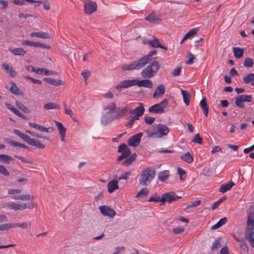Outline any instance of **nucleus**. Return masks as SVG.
<instances>
[{
  "mask_svg": "<svg viewBox=\"0 0 254 254\" xmlns=\"http://www.w3.org/2000/svg\"><path fill=\"white\" fill-rule=\"evenodd\" d=\"M157 54V51H150L148 55L133 61L129 64H123L121 68L124 70H139L145 66L152 60V56Z\"/></svg>",
  "mask_w": 254,
  "mask_h": 254,
  "instance_id": "f257e3e1",
  "label": "nucleus"
},
{
  "mask_svg": "<svg viewBox=\"0 0 254 254\" xmlns=\"http://www.w3.org/2000/svg\"><path fill=\"white\" fill-rule=\"evenodd\" d=\"M145 132L147 137L161 138L168 134L169 129L166 125L159 124L151 126Z\"/></svg>",
  "mask_w": 254,
  "mask_h": 254,
  "instance_id": "f03ea898",
  "label": "nucleus"
},
{
  "mask_svg": "<svg viewBox=\"0 0 254 254\" xmlns=\"http://www.w3.org/2000/svg\"><path fill=\"white\" fill-rule=\"evenodd\" d=\"M37 205L35 202H31L27 203H18L15 202H4L2 205L3 208L13 210L15 211L18 210H23L26 208L30 209L34 208Z\"/></svg>",
  "mask_w": 254,
  "mask_h": 254,
  "instance_id": "7ed1b4c3",
  "label": "nucleus"
},
{
  "mask_svg": "<svg viewBox=\"0 0 254 254\" xmlns=\"http://www.w3.org/2000/svg\"><path fill=\"white\" fill-rule=\"evenodd\" d=\"M160 66V64L157 61L151 63L142 70L141 75L144 78H152L158 71Z\"/></svg>",
  "mask_w": 254,
  "mask_h": 254,
  "instance_id": "20e7f679",
  "label": "nucleus"
},
{
  "mask_svg": "<svg viewBox=\"0 0 254 254\" xmlns=\"http://www.w3.org/2000/svg\"><path fill=\"white\" fill-rule=\"evenodd\" d=\"M155 175V171L152 168H148L144 170L139 178V184L141 185L147 186L150 184Z\"/></svg>",
  "mask_w": 254,
  "mask_h": 254,
  "instance_id": "39448f33",
  "label": "nucleus"
},
{
  "mask_svg": "<svg viewBox=\"0 0 254 254\" xmlns=\"http://www.w3.org/2000/svg\"><path fill=\"white\" fill-rule=\"evenodd\" d=\"M168 106V100L167 99H164L159 103L156 104L148 109L150 113L155 114H161L165 112L164 109Z\"/></svg>",
  "mask_w": 254,
  "mask_h": 254,
  "instance_id": "423d86ee",
  "label": "nucleus"
},
{
  "mask_svg": "<svg viewBox=\"0 0 254 254\" xmlns=\"http://www.w3.org/2000/svg\"><path fill=\"white\" fill-rule=\"evenodd\" d=\"M181 197L177 195L174 191L165 192L162 195L161 197V205L165 204L166 202L171 203L177 201Z\"/></svg>",
  "mask_w": 254,
  "mask_h": 254,
  "instance_id": "0eeeda50",
  "label": "nucleus"
},
{
  "mask_svg": "<svg viewBox=\"0 0 254 254\" xmlns=\"http://www.w3.org/2000/svg\"><path fill=\"white\" fill-rule=\"evenodd\" d=\"M118 152L122 153L121 155L118 156L117 159L118 162L122 161L124 159H126L131 154L130 149L125 143L121 144L118 146Z\"/></svg>",
  "mask_w": 254,
  "mask_h": 254,
  "instance_id": "6e6552de",
  "label": "nucleus"
},
{
  "mask_svg": "<svg viewBox=\"0 0 254 254\" xmlns=\"http://www.w3.org/2000/svg\"><path fill=\"white\" fill-rule=\"evenodd\" d=\"M252 96L251 95H241L235 97V104L239 108L243 109L245 108L244 102H251L252 101Z\"/></svg>",
  "mask_w": 254,
  "mask_h": 254,
  "instance_id": "1a4fd4ad",
  "label": "nucleus"
},
{
  "mask_svg": "<svg viewBox=\"0 0 254 254\" xmlns=\"http://www.w3.org/2000/svg\"><path fill=\"white\" fill-rule=\"evenodd\" d=\"M138 106L134 109H131L130 111V114L131 116H132L137 120H139L140 117H141L145 111V108L144 105L142 103H139Z\"/></svg>",
  "mask_w": 254,
  "mask_h": 254,
  "instance_id": "9d476101",
  "label": "nucleus"
},
{
  "mask_svg": "<svg viewBox=\"0 0 254 254\" xmlns=\"http://www.w3.org/2000/svg\"><path fill=\"white\" fill-rule=\"evenodd\" d=\"M84 11L86 14H90L93 13L97 9V4L94 1L86 0L84 4Z\"/></svg>",
  "mask_w": 254,
  "mask_h": 254,
  "instance_id": "9b49d317",
  "label": "nucleus"
},
{
  "mask_svg": "<svg viewBox=\"0 0 254 254\" xmlns=\"http://www.w3.org/2000/svg\"><path fill=\"white\" fill-rule=\"evenodd\" d=\"M142 136V133L139 132L130 137L127 140L128 145L133 147L137 146L139 144Z\"/></svg>",
  "mask_w": 254,
  "mask_h": 254,
  "instance_id": "f8f14e48",
  "label": "nucleus"
},
{
  "mask_svg": "<svg viewBox=\"0 0 254 254\" xmlns=\"http://www.w3.org/2000/svg\"><path fill=\"white\" fill-rule=\"evenodd\" d=\"M99 210L103 215L110 218H113L116 214V212L114 209L106 205L100 206Z\"/></svg>",
  "mask_w": 254,
  "mask_h": 254,
  "instance_id": "ddd939ff",
  "label": "nucleus"
},
{
  "mask_svg": "<svg viewBox=\"0 0 254 254\" xmlns=\"http://www.w3.org/2000/svg\"><path fill=\"white\" fill-rule=\"evenodd\" d=\"M136 79L125 80L121 82L116 86V89H120L122 88H127L130 86L135 85Z\"/></svg>",
  "mask_w": 254,
  "mask_h": 254,
  "instance_id": "4468645a",
  "label": "nucleus"
},
{
  "mask_svg": "<svg viewBox=\"0 0 254 254\" xmlns=\"http://www.w3.org/2000/svg\"><path fill=\"white\" fill-rule=\"evenodd\" d=\"M28 125L29 127L41 132H51L53 130V128L51 127H46L36 123H29Z\"/></svg>",
  "mask_w": 254,
  "mask_h": 254,
  "instance_id": "2eb2a0df",
  "label": "nucleus"
},
{
  "mask_svg": "<svg viewBox=\"0 0 254 254\" xmlns=\"http://www.w3.org/2000/svg\"><path fill=\"white\" fill-rule=\"evenodd\" d=\"M130 108L126 106L125 107H119L116 111V118H122L124 116H127L130 113Z\"/></svg>",
  "mask_w": 254,
  "mask_h": 254,
  "instance_id": "dca6fc26",
  "label": "nucleus"
},
{
  "mask_svg": "<svg viewBox=\"0 0 254 254\" xmlns=\"http://www.w3.org/2000/svg\"><path fill=\"white\" fill-rule=\"evenodd\" d=\"M113 120L114 117L112 113L110 112H107L102 117L101 122L102 125L106 126Z\"/></svg>",
  "mask_w": 254,
  "mask_h": 254,
  "instance_id": "f3484780",
  "label": "nucleus"
},
{
  "mask_svg": "<svg viewBox=\"0 0 254 254\" xmlns=\"http://www.w3.org/2000/svg\"><path fill=\"white\" fill-rule=\"evenodd\" d=\"M136 85L139 87H143L148 88H153V83L149 79H145L141 80L136 79Z\"/></svg>",
  "mask_w": 254,
  "mask_h": 254,
  "instance_id": "a211bd4d",
  "label": "nucleus"
},
{
  "mask_svg": "<svg viewBox=\"0 0 254 254\" xmlns=\"http://www.w3.org/2000/svg\"><path fill=\"white\" fill-rule=\"evenodd\" d=\"M146 21H149L153 23H157L161 21L160 16L157 15L154 12H152L149 14L145 18Z\"/></svg>",
  "mask_w": 254,
  "mask_h": 254,
  "instance_id": "6ab92c4d",
  "label": "nucleus"
},
{
  "mask_svg": "<svg viewBox=\"0 0 254 254\" xmlns=\"http://www.w3.org/2000/svg\"><path fill=\"white\" fill-rule=\"evenodd\" d=\"M55 124L58 127V129L59 131L60 135L61 137V141H64V137L66 132V128L63 126V124L57 121H55Z\"/></svg>",
  "mask_w": 254,
  "mask_h": 254,
  "instance_id": "aec40b11",
  "label": "nucleus"
},
{
  "mask_svg": "<svg viewBox=\"0 0 254 254\" xmlns=\"http://www.w3.org/2000/svg\"><path fill=\"white\" fill-rule=\"evenodd\" d=\"M165 92V87L163 84L159 85L157 88L154 93L153 94V97L154 98H158L159 97L162 96Z\"/></svg>",
  "mask_w": 254,
  "mask_h": 254,
  "instance_id": "412c9836",
  "label": "nucleus"
},
{
  "mask_svg": "<svg viewBox=\"0 0 254 254\" xmlns=\"http://www.w3.org/2000/svg\"><path fill=\"white\" fill-rule=\"evenodd\" d=\"M22 45H27L35 47L47 48L46 45L43 43L37 42H33L29 40H24L22 42Z\"/></svg>",
  "mask_w": 254,
  "mask_h": 254,
  "instance_id": "4be33fe9",
  "label": "nucleus"
},
{
  "mask_svg": "<svg viewBox=\"0 0 254 254\" xmlns=\"http://www.w3.org/2000/svg\"><path fill=\"white\" fill-rule=\"evenodd\" d=\"M149 44L154 48H160L161 49H164L166 51L167 50V48L164 46L162 45L157 38H154L152 39H150L148 41Z\"/></svg>",
  "mask_w": 254,
  "mask_h": 254,
  "instance_id": "5701e85b",
  "label": "nucleus"
},
{
  "mask_svg": "<svg viewBox=\"0 0 254 254\" xmlns=\"http://www.w3.org/2000/svg\"><path fill=\"white\" fill-rule=\"evenodd\" d=\"M118 184V180H113L112 181H110L108 183L107 185L108 192L110 193H112L115 190L118 189L119 187Z\"/></svg>",
  "mask_w": 254,
  "mask_h": 254,
  "instance_id": "b1692460",
  "label": "nucleus"
},
{
  "mask_svg": "<svg viewBox=\"0 0 254 254\" xmlns=\"http://www.w3.org/2000/svg\"><path fill=\"white\" fill-rule=\"evenodd\" d=\"M136 153L128 156L122 163V165L125 167H128L135 161L136 158Z\"/></svg>",
  "mask_w": 254,
  "mask_h": 254,
  "instance_id": "393cba45",
  "label": "nucleus"
},
{
  "mask_svg": "<svg viewBox=\"0 0 254 254\" xmlns=\"http://www.w3.org/2000/svg\"><path fill=\"white\" fill-rule=\"evenodd\" d=\"M44 80L54 86H59L60 85H64V82L63 80L55 79L50 77H45L44 78Z\"/></svg>",
  "mask_w": 254,
  "mask_h": 254,
  "instance_id": "a878e982",
  "label": "nucleus"
},
{
  "mask_svg": "<svg viewBox=\"0 0 254 254\" xmlns=\"http://www.w3.org/2000/svg\"><path fill=\"white\" fill-rule=\"evenodd\" d=\"M234 183L233 181H229L228 183L224 184L222 185L219 189V191L222 193H224L228 190H230L234 186Z\"/></svg>",
  "mask_w": 254,
  "mask_h": 254,
  "instance_id": "bb28decb",
  "label": "nucleus"
},
{
  "mask_svg": "<svg viewBox=\"0 0 254 254\" xmlns=\"http://www.w3.org/2000/svg\"><path fill=\"white\" fill-rule=\"evenodd\" d=\"M8 50L13 55L16 56H23L26 54V51L22 48H14L13 47H9Z\"/></svg>",
  "mask_w": 254,
  "mask_h": 254,
  "instance_id": "cd10ccee",
  "label": "nucleus"
},
{
  "mask_svg": "<svg viewBox=\"0 0 254 254\" xmlns=\"http://www.w3.org/2000/svg\"><path fill=\"white\" fill-rule=\"evenodd\" d=\"M200 105L202 109L203 114L205 115L206 117H207L209 111V107L205 98H203L200 101Z\"/></svg>",
  "mask_w": 254,
  "mask_h": 254,
  "instance_id": "c85d7f7f",
  "label": "nucleus"
},
{
  "mask_svg": "<svg viewBox=\"0 0 254 254\" xmlns=\"http://www.w3.org/2000/svg\"><path fill=\"white\" fill-rule=\"evenodd\" d=\"M13 132L15 134L19 136L21 139H22L29 145L32 138H31L29 136L21 132L20 131L17 129H14Z\"/></svg>",
  "mask_w": 254,
  "mask_h": 254,
  "instance_id": "c756f323",
  "label": "nucleus"
},
{
  "mask_svg": "<svg viewBox=\"0 0 254 254\" xmlns=\"http://www.w3.org/2000/svg\"><path fill=\"white\" fill-rule=\"evenodd\" d=\"M233 52L234 56L237 59L241 58L244 54V49L239 47H235L233 48Z\"/></svg>",
  "mask_w": 254,
  "mask_h": 254,
  "instance_id": "7c9ffc66",
  "label": "nucleus"
},
{
  "mask_svg": "<svg viewBox=\"0 0 254 254\" xmlns=\"http://www.w3.org/2000/svg\"><path fill=\"white\" fill-rule=\"evenodd\" d=\"M247 227L249 230L254 229V214L251 212L249 214L247 220Z\"/></svg>",
  "mask_w": 254,
  "mask_h": 254,
  "instance_id": "2f4dec72",
  "label": "nucleus"
},
{
  "mask_svg": "<svg viewBox=\"0 0 254 254\" xmlns=\"http://www.w3.org/2000/svg\"><path fill=\"white\" fill-rule=\"evenodd\" d=\"M243 81L246 84L251 82V85L254 86V73H251L245 75L243 77Z\"/></svg>",
  "mask_w": 254,
  "mask_h": 254,
  "instance_id": "473e14b6",
  "label": "nucleus"
},
{
  "mask_svg": "<svg viewBox=\"0 0 254 254\" xmlns=\"http://www.w3.org/2000/svg\"><path fill=\"white\" fill-rule=\"evenodd\" d=\"M2 68L5 70L11 77H14L15 76L16 72L11 66H9L8 64L4 63L2 64Z\"/></svg>",
  "mask_w": 254,
  "mask_h": 254,
  "instance_id": "72a5a7b5",
  "label": "nucleus"
},
{
  "mask_svg": "<svg viewBox=\"0 0 254 254\" xmlns=\"http://www.w3.org/2000/svg\"><path fill=\"white\" fill-rule=\"evenodd\" d=\"M158 176L159 180L161 182H164L168 179L170 176V173L169 171L165 170L159 172Z\"/></svg>",
  "mask_w": 254,
  "mask_h": 254,
  "instance_id": "f704fd0d",
  "label": "nucleus"
},
{
  "mask_svg": "<svg viewBox=\"0 0 254 254\" xmlns=\"http://www.w3.org/2000/svg\"><path fill=\"white\" fill-rule=\"evenodd\" d=\"M181 158L183 161L188 163H191L193 161V157L192 155H191L190 152L189 151L182 155Z\"/></svg>",
  "mask_w": 254,
  "mask_h": 254,
  "instance_id": "c9c22d12",
  "label": "nucleus"
},
{
  "mask_svg": "<svg viewBox=\"0 0 254 254\" xmlns=\"http://www.w3.org/2000/svg\"><path fill=\"white\" fill-rule=\"evenodd\" d=\"M30 36L32 37H39L41 38L47 39L49 38V34L46 32H33L30 34Z\"/></svg>",
  "mask_w": 254,
  "mask_h": 254,
  "instance_id": "e433bc0d",
  "label": "nucleus"
},
{
  "mask_svg": "<svg viewBox=\"0 0 254 254\" xmlns=\"http://www.w3.org/2000/svg\"><path fill=\"white\" fill-rule=\"evenodd\" d=\"M181 93L183 97V101L187 106L190 103V95L186 90H182Z\"/></svg>",
  "mask_w": 254,
  "mask_h": 254,
  "instance_id": "4c0bfd02",
  "label": "nucleus"
},
{
  "mask_svg": "<svg viewBox=\"0 0 254 254\" xmlns=\"http://www.w3.org/2000/svg\"><path fill=\"white\" fill-rule=\"evenodd\" d=\"M12 198L15 200H29L32 199L31 195L29 194L15 195L12 196Z\"/></svg>",
  "mask_w": 254,
  "mask_h": 254,
  "instance_id": "58836bf2",
  "label": "nucleus"
},
{
  "mask_svg": "<svg viewBox=\"0 0 254 254\" xmlns=\"http://www.w3.org/2000/svg\"><path fill=\"white\" fill-rule=\"evenodd\" d=\"M30 145L35 146L39 148L43 149L45 147L44 144L42 143L39 140L32 138L31 141L29 144Z\"/></svg>",
  "mask_w": 254,
  "mask_h": 254,
  "instance_id": "ea45409f",
  "label": "nucleus"
},
{
  "mask_svg": "<svg viewBox=\"0 0 254 254\" xmlns=\"http://www.w3.org/2000/svg\"><path fill=\"white\" fill-rule=\"evenodd\" d=\"M6 140L8 142V143L10 145H11V146H13L14 147H19L20 148H28V147L27 146H26L25 144L16 142L13 140H11L10 139H7Z\"/></svg>",
  "mask_w": 254,
  "mask_h": 254,
  "instance_id": "a19ab883",
  "label": "nucleus"
},
{
  "mask_svg": "<svg viewBox=\"0 0 254 254\" xmlns=\"http://www.w3.org/2000/svg\"><path fill=\"white\" fill-rule=\"evenodd\" d=\"M44 108L46 110L59 109V107L56 103L49 102L44 105Z\"/></svg>",
  "mask_w": 254,
  "mask_h": 254,
  "instance_id": "79ce46f5",
  "label": "nucleus"
},
{
  "mask_svg": "<svg viewBox=\"0 0 254 254\" xmlns=\"http://www.w3.org/2000/svg\"><path fill=\"white\" fill-rule=\"evenodd\" d=\"M16 106L23 112L26 113H28L30 112L29 110L21 102L16 101Z\"/></svg>",
  "mask_w": 254,
  "mask_h": 254,
  "instance_id": "37998d69",
  "label": "nucleus"
},
{
  "mask_svg": "<svg viewBox=\"0 0 254 254\" xmlns=\"http://www.w3.org/2000/svg\"><path fill=\"white\" fill-rule=\"evenodd\" d=\"M11 87L10 89V91L14 95H18L20 94V90L17 87L14 83H11Z\"/></svg>",
  "mask_w": 254,
  "mask_h": 254,
  "instance_id": "c03bdc74",
  "label": "nucleus"
},
{
  "mask_svg": "<svg viewBox=\"0 0 254 254\" xmlns=\"http://www.w3.org/2000/svg\"><path fill=\"white\" fill-rule=\"evenodd\" d=\"M198 30L196 29H192L185 35V39H189L193 37L197 32Z\"/></svg>",
  "mask_w": 254,
  "mask_h": 254,
  "instance_id": "a18cd8bd",
  "label": "nucleus"
},
{
  "mask_svg": "<svg viewBox=\"0 0 254 254\" xmlns=\"http://www.w3.org/2000/svg\"><path fill=\"white\" fill-rule=\"evenodd\" d=\"M0 160L3 163L9 164L10 160H12V158L8 155L5 154H0Z\"/></svg>",
  "mask_w": 254,
  "mask_h": 254,
  "instance_id": "49530a36",
  "label": "nucleus"
},
{
  "mask_svg": "<svg viewBox=\"0 0 254 254\" xmlns=\"http://www.w3.org/2000/svg\"><path fill=\"white\" fill-rule=\"evenodd\" d=\"M13 227V223H6L0 225V231L7 230Z\"/></svg>",
  "mask_w": 254,
  "mask_h": 254,
  "instance_id": "de8ad7c7",
  "label": "nucleus"
},
{
  "mask_svg": "<svg viewBox=\"0 0 254 254\" xmlns=\"http://www.w3.org/2000/svg\"><path fill=\"white\" fill-rule=\"evenodd\" d=\"M148 192L149 191L148 189L146 188H144L137 192L135 196L136 197L145 196L148 194Z\"/></svg>",
  "mask_w": 254,
  "mask_h": 254,
  "instance_id": "09e8293b",
  "label": "nucleus"
},
{
  "mask_svg": "<svg viewBox=\"0 0 254 254\" xmlns=\"http://www.w3.org/2000/svg\"><path fill=\"white\" fill-rule=\"evenodd\" d=\"M116 105L115 103H112L111 104L107 106H104V110L105 111H108V112H112L116 109Z\"/></svg>",
  "mask_w": 254,
  "mask_h": 254,
  "instance_id": "8fccbe9b",
  "label": "nucleus"
},
{
  "mask_svg": "<svg viewBox=\"0 0 254 254\" xmlns=\"http://www.w3.org/2000/svg\"><path fill=\"white\" fill-rule=\"evenodd\" d=\"M254 62L250 58H246L244 62V65L246 67H251L253 66Z\"/></svg>",
  "mask_w": 254,
  "mask_h": 254,
  "instance_id": "3c124183",
  "label": "nucleus"
},
{
  "mask_svg": "<svg viewBox=\"0 0 254 254\" xmlns=\"http://www.w3.org/2000/svg\"><path fill=\"white\" fill-rule=\"evenodd\" d=\"M192 141L199 144H201L203 143V139L202 138L200 137L199 134L197 133L194 136Z\"/></svg>",
  "mask_w": 254,
  "mask_h": 254,
  "instance_id": "603ef678",
  "label": "nucleus"
},
{
  "mask_svg": "<svg viewBox=\"0 0 254 254\" xmlns=\"http://www.w3.org/2000/svg\"><path fill=\"white\" fill-rule=\"evenodd\" d=\"M130 174H131V171L126 172L125 173L123 174L122 175H121L120 177H116L115 178L119 180H121L122 179H124V180H127L128 179L129 176L130 175Z\"/></svg>",
  "mask_w": 254,
  "mask_h": 254,
  "instance_id": "864d4df0",
  "label": "nucleus"
},
{
  "mask_svg": "<svg viewBox=\"0 0 254 254\" xmlns=\"http://www.w3.org/2000/svg\"><path fill=\"white\" fill-rule=\"evenodd\" d=\"M201 203V201L200 200H196L193 202H191L190 204L188 205L186 207V209H190L191 208H194L197 206H198Z\"/></svg>",
  "mask_w": 254,
  "mask_h": 254,
  "instance_id": "5fc2aeb1",
  "label": "nucleus"
},
{
  "mask_svg": "<svg viewBox=\"0 0 254 254\" xmlns=\"http://www.w3.org/2000/svg\"><path fill=\"white\" fill-rule=\"evenodd\" d=\"M155 118L154 117L146 116L144 117V122L147 125H151L153 123Z\"/></svg>",
  "mask_w": 254,
  "mask_h": 254,
  "instance_id": "6e6d98bb",
  "label": "nucleus"
},
{
  "mask_svg": "<svg viewBox=\"0 0 254 254\" xmlns=\"http://www.w3.org/2000/svg\"><path fill=\"white\" fill-rule=\"evenodd\" d=\"M15 157H16L17 159H20L22 162L25 163H29V164H33L32 161L29 160L28 158L19 156V155H15Z\"/></svg>",
  "mask_w": 254,
  "mask_h": 254,
  "instance_id": "4d7b16f0",
  "label": "nucleus"
},
{
  "mask_svg": "<svg viewBox=\"0 0 254 254\" xmlns=\"http://www.w3.org/2000/svg\"><path fill=\"white\" fill-rule=\"evenodd\" d=\"M251 246L254 248V232H251L248 238Z\"/></svg>",
  "mask_w": 254,
  "mask_h": 254,
  "instance_id": "13d9d810",
  "label": "nucleus"
},
{
  "mask_svg": "<svg viewBox=\"0 0 254 254\" xmlns=\"http://www.w3.org/2000/svg\"><path fill=\"white\" fill-rule=\"evenodd\" d=\"M240 247L241 249L244 252H247L248 251V248L247 246L246 243L245 241L243 240L242 241H240V243L239 244Z\"/></svg>",
  "mask_w": 254,
  "mask_h": 254,
  "instance_id": "bf43d9fd",
  "label": "nucleus"
},
{
  "mask_svg": "<svg viewBox=\"0 0 254 254\" xmlns=\"http://www.w3.org/2000/svg\"><path fill=\"white\" fill-rule=\"evenodd\" d=\"M178 173L180 176V180H184L186 176V172L185 170L182 168L179 167L178 169Z\"/></svg>",
  "mask_w": 254,
  "mask_h": 254,
  "instance_id": "052dcab7",
  "label": "nucleus"
},
{
  "mask_svg": "<svg viewBox=\"0 0 254 254\" xmlns=\"http://www.w3.org/2000/svg\"><path fill=\"white\" fill-rule=\"evenodd\" d=\"M220 247H221V244H220V239H217L213 243L212 247H211V250H214L216 249L220 248Z\"/></svg>",
  "mask_w": 254,
  "mask_h": 254,
  "instance_id": "680f3d73",
  "label": "nucleus"
},
{
  "mask_svg": "<svg viewBox=\"0 0 254 254\" xmlns=\"http://www.w3.org/2000/svg\"><path fill=\"white\" fill-rule=\"evenodd\" d=\"M137 120L136 119H135L134 117L132 116H131L130 119L129 120L128 122L126 124V126L127 128H131L135 121Z\"/></svg>",
  "mask_w": 254,
  "mask_h": 254,
  "instance_id": "e2e57ef3",
  "label": "nucleus"
},
{
  "mask_svg": "<svg viewBox=\"0 0 254 254\" xmlns=\"http://www.w3.org/2000/svg\"><path fill=\"white\" fill-rule=\"evenodd\" d=\"M0 173L6 176H8L10 174L5 167L2 165H0Z\"/></svg>",
  "mask_w": 254,
  "mask_h": 254,
  "instance_id": "0e129e2a",
  "label": "nucleus"
},
{
  "mask_svg": "<svg viewBox=\"0 0 254 254\" xmlns=\"http://www.w3.org/2000/svg\"><path fill=\"white\" fill-rule=\"evenodd\" d=\"M81 75L84 78L85 81V83L87 84L86 80L90 75V72L87 70H84L81 72Z\"/></svg>",
  "mask_w": 254,
  "mask_h": 254,
  "instance_id": "69168bd1",
  "label": "nucleus"
},
{
  "mask_svg": "<svg viewBox=\"0 0 254 254\" xmlns=\"http://www.w3.org/2000/svg\"><path fill=\"white\" fill-rule=\"evenodd\" d=\"M181 71V67H178L171 72V76L174 77L180 75Z\"/></svg>",
  "mask_w": 254,
  "mask_h": 254,
  "instance_id": "338daca9",
  "label": "nucleus"
},
{
  "mask_svg": "<svg viewBox=\"0 0 254 254\" xmlns=\"http://www.w3.org/2000/svg\"><path fill=\"white\" fill-rule=\"evenodd\" d=\"M14 227H19L23 229H26L28 228L29 224L27 222H23L22 223H13Z\"/></svg>",
  "mask_w": 254,
  "mask_h": 254,
  "instance_id": "774afa93",
  "label": "nucleus"
}]
</instances>
